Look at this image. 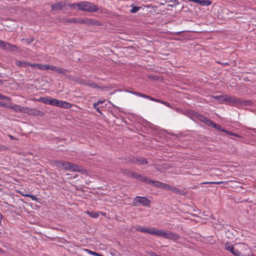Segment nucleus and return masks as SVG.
<instances>
[{"mask_svg":"<svg viewBox=\"0 0 256 256\" xmlns=\"http://www.w3.org/2000/svg\"><path fill=\"white\" fill-rule=\"evenodd\" d=\"M148 163V160L146 158L142 157H136V164H144Z\"/></svg>","mask_w":256,"mask_h":256,"instance_id":"obj_22","label":"nucleus"},{"mask_svg":"<svg viewBox=\"0 0 256 256\" xmlns=\"http://www.w3.org/2000/svg\"><path fill=\"white\" fill-rule=\"evenodd\" d=\"M213 98L220 103L226 102V95L215 96Z\"/></svg>","mask_w":256,"mask_h":256,"instance_id":"obj_24","label":"nucleus"},{"mask_svg":"<svg viewBox=\"0 0 256 256\" xmlns=\"http://www.w3.org/2000/svg\"><path fill=\"white\" fill-rule=\"evenodd\" d=\"M224 248L226 250L232 252H233L234 247L233 245L231 244L230 242H227L224 244Z\"/></svg>","mask_w":256,"mask_h":256,"instance_id":"obj_25","label":"nucleus"},{"mask_svg":"<svg viewBox=\"0 0 256 256\" xmlns=\"http://www.w3.org/2000/svg\"><path fill=\"white\" fill-rule=\"evenodd\" d=\"M56 68H57V66H54L52 65H50V70H52L56 72Z\"/></svg>","mask_w":256,"mask_h":256,"instance_id":"obj_44","label":"nucleus"},{"mask_svg":"<svg viewBox=\"0 0 256 256\" xmlns=\"http://www.w3.org/2000/svg\"><path fill=\"white\" fill-rule=\"evenodd\" d=\"M134 229L138 232L148 233L151 234H155L156 229L154 227H152L150 228L142 226H136L134 227Z\"/></svg>","mask_w":256,"mask_h":256,"instance_id":"obj_5","label":"nucleus"},{"mask_svg":"<svg viewBox=\"0 0 256 256\" xmlns=\"http://www.w3.org/2000/svg\"><path fill=\"white\" fill-rule=\"evenodd\" d=\"M196 116V118L198 120H199L203 122L207 126H209L211 122V120L208 118L206 116L200 114H194Z\"/></svg>","mask_w":256,"mask_h":256,"instance_id":"obj_9","label":"nucleus"},{"mask_svg":"<svg viewBox=\"0 0 256 256\" xmlns=\"http://www.w3.org/2000/svg\"><path fill=\"white\" fill-rule=\"evenodd\" d=\"M136 158L133 156H128L126 158V162L127 163H130L132 164H136Z\"/></svg>","mask_w":256,"mask_h":256,"instance_id":"obj_23","label":"nucleus"},{"mask_svg":"<svg viewBox=\"0 0 256 256\" xmlns=\"http://www.w3.org/2000/svg\"><path fill=\"white\" fill-rule=\"evenodd\" d=\"M8 46L9 43L2 40V43H0V48H2L3 50H8Z\"/></svg>","mask_w":256,"mask_h":256,"instance_id":"obj_31","label":"nucleus"},{"mask_svg":"<svg viewBox=\"0 0 256 256\" xmlns=\"http://www.w3.org/2000/svg\"><path fill=\"white\" fill-rule=\"evenodd\" d=\"M22 195H23L24 196H26V197L30 198H32V200H34L37 201L38 199V198L36 197V196H35V195H34V194H22Z\"/></svg>","mask_w":256,"mask_h":256,"instance_id":"obj_36","label":"nucleus"},{"mask_svg":"<svg viewBox=\"0 0 256 256\" xmlns=\"http://www.w3.org/2000/svg\"><path fill=\"white\" fill-rule=\"evenodd\" d=\"M194 114H198V112H195L193 110L190 112V114L196 118Z\"/></svg>","mask_w":256,"mask_h":256,"instance_id":"obj_46","label":"nucleus"},{"mask_svg":"<svg viewBox=\"0 0 256 256\" xmlns=\"http://www.w3.org/2000/svg\"><path fill=\"white\" fill-rule=\"evenodd\" d=\"M56 72L58 73L62 74V75H63L64 76H66V73L68 72V70H67L63 68L57 67V68L56 70Z\"/></svg>","mask_w":256,"mask_h":256,"instance_id":"obj_26","label":"nucleus"},{"mask_svg":"<svg viewBox=\"0 0 256 256\" xmlns=\"http://www.w3.org/2000/svg\"><path fill=\"white\" fill-rule=\"evenodd\" d=\"M164 105H166V106H167L168 108H172L170 104L168 102H166Z\"/></svg>","mask_w":256,"mask_h":256,"instance_id":"obj_50","label":"nucleus"},{"mask_svg":"<svg viewBox=\"0 0 256 256\" xmlns=\"http://www.w3.org/2000/svg\"><path fill=\"white\" fill-rule=\"evenodd\" d=\"M34 41V38H22L21 42L26 45H29Z\"/></svg>","mask_w":256,"mask_h":256,"instance_id":"obj_28","label":"nucleus"},{"mask_svg":"<svg viewBox=\"0 0 256 256\" xmlns=\"http://www.w3.org/2000/svg\"><path fill=\"white\" fill-rule=\"evenodd\" d=\"M105 102V100H99L96 102H94V104H93V106H98L99 104H102L104 102Z\"/></svg>","mask_w":256,"mask_h":256,"instance_id":"obj_43","label":"nucleus"},{"mask_svg":"<svg viewBox=\"0 0 256 256\" xmlns=\"http://www.w3.org/2000/svg\"><path fill=\"white\" fill-rule=\"evenodd\" d=\"M128 92L130 93L134 94H135V91H128Z\"/></svg>","mask_w":256,"mask_h":256,"instance_id":"obj_54","label":"nucleus"},{"mask_svg":"<svg viewBox=\"0 0 256 256\" xmlns=\"http://www.w3.org/2000/svg\"><path fill=\"white\" fill-rule=\"evenodd\" d=\"M224 132L225 133H226L228 135H231V136H236V137H237V138H242V136L239 135V134H234L230 131H229V130H224Z\"/></svg>","mask_w":256,"mask_h":256,"instance_id":"obj_32","label":"nucleus"},{"mask_svg":"<svg viewBox=\"0 0 256 256\" xmlns=\"http://www.w3.org/2000/svg\"><path fill=\"white\" fill-rule=\"evenodd\" d=\"M80 166L74 163L69 162L68 170L72 172H78L80 170Z\"/></svg>","mask_w":256,"mask_h":256,"instance_id":"obj_15","label":"nucleus"},{"mask_svg":"<svg viewBox=\"0 0 256 256\" xmlns=\"http://www.w3.org/2000/svg\"><path fill=\"white\" fill-rule=\"evenodd\" d=\"M150 184H152V186H153L155 187L160 188L162 186V182H158L157 180H152V181H150Z\"/></svg>","mask_w":256,"mask_h":256,"instance_id":"obj_27","label":"nucleus"},{"mask_svg":"<svg viewBox=\"0 0 256 256\" xmlns=\"http://www.w3.org/2000/svg\"><path fill=\"white\" fill-rule=\"evenodd\" d=\"M174 2H176V4H178V0H175V1H174Z\"/></svg>","mask_w":256,"mask_h":256,"instance_id":"obj_56","label":"nucleus"},{"mask_svg":"<svg viewBox=\"0 0 256 256\" xmlns=\"http://www.w3.org/2000/svg\"><path fill=\"white\" fill-rule=\"evenodd\" d=\"M55 98H54L50 96H44L40 97L37 100V101L44 103L46 104H50L51 106H54Z\"/></svg>","mask_w":256,"mask_h":256,"instance_id":"obj_8","label":"nucleus"},{"mask_svg":"<svg viewBox=\"0 0 256 256\" xmlns=\"http://www.w3.org/2000/svg\"><path fill=\"white\" fill-rule=\"evenodd\" d=\"M2 99H8V98L6 96H4L0 94V100Z\"/></svg>","mask_w":256,"mask_h":256,"instance_id":"obj_49","label":"nucleus"},{"mask_svg":"<svg viewBox=\"0 0 256 256\" xmlns=\"http://www.w3.org/2000/svg\"><path fill=\"white\" fill-rule=\"evenodd\" d=\"M194 2L202 6H208L212 4V1L210 0H194Z\"/></svg>","mask_w":256,"mask_h":256,"instance_id":"obj_17","label":"nucleus"},{"mask_svg":"<svg viewBox=\"0 0 256 256\" xmlns=\"http://www.w3.org/2000/svg\"><path fill=\"white\" fill-rule=\"evenodd\" d=\"M224 182H202L200 184H223L224 183Z\"/></svg>","mask_w":256,"mask_h":256,"instance_id":"obj_35","label":"nucleus"},{"mask_svg":"<svg viewBox=\"0 0 256 256\" xmlns=\"http://www.w3.org/2000/svg\"><path fill=\"white\" fill-rule=\"evenodd\" d=\"M134 94L137 96H139L140 97L144 98H148V95L143 94L142 93L136 92H135Z\"/></svg>","mask_w":256,"mask_h":256,"instance_id":"obj_41","label":"nucleus"},{"mask_svg":"<svg viewBox=\"0 0 256 256\" xmlns=\"http://www.w3.org/2000/svg\"><path fill=\"white\" fill-rule=\"evenodd\" d=\"M16 66H20V67H26L28 66H32V65H33L34 64L29 63L24 61H19L17 60L16 62Z\"/></svg>","mask_w":256,"mask_h":256,"instance_id":"obj_19","label":"nucleus"},{"mask_svg":"<svg viewBox=\"0 0 256 256\" xmlns=\"http://www.w3.org/2000/svg\"><path fill=\"white\" fill-rule=\"evenodd\" d=\"M8 50L17 52L18 50V48L16 45L12 44L9 43V46L8 48Z\"/></svg>","mask_w":256,"mask_h":256,"instance_id":"obj_29","label":"nucleus"},{"mask_svg":"<svg viewBox=\"0 0 256 256\" xmlns=\"http://www.w3.org/2000/svg\"><path fill=\"white\" fill-rule=\"evenodd\" d=\"M76 24H86L88 25H92L94 24L92 19L88 18H77Z\"/></svg>","mask_w":256,"mask_h":256,"instance_id":"obj_11","label":"nucleus"},{"mask_svg":"<svg viewBox=\"0 0 256 256\" xmlns=\"http://www.w3.org/2000/svg\"><path fill=\"white\" fill-rule=\"evenodd\" d=\"M184 190H181L177 187L171 186L170 190L174 193L184 196L186 194Z\"/></svg>","mask_w":256,"mask_h":256,"instance_id":"obj_18","label":"nucleus"},{"mask_svg":"<svg viewBox=\"0 0 256 256\" xmlns=\"http://www.w3.org/2000/svg\"><path fill=\"white\" fill-rule=\"evenodd\" d=\"M24 113L29 115L38 116H44V113L42 112L36 108H30L28 107H24Z\"/></svg>","mask_w":256,"mask_h":256,"instance_id":"obj_4","label":"nucleus"},{"mask_svg":"<svg viewBox=\"0 0 256 256\" xmlns=\"http://www.w3.org/2000/svg\"><path fill=\"white\" fill-rule=\"evenodd\" d=\"M149 254L150 256H161L160 255H158L156 254L154 252H151L149 253Z\"/></svg>","mask_w":256,"mask_h":256,"instance_id":"obj_48","label":"nucleus"},{"mask_svg":"<svg viewBox=\"0 0 256 256\" xmlns=\"http://www.w3.org/2000/svg\"><path fill=\"white\" fill-rule=\"evenodd\" d=\"M140 180L144 182L150 184V181H152V180H150L148 176H142V178H140Z\"/></svg>","mask_w":256,"mask_h":256,"instance_id":"obj_33","label":"nucleus"},{"mask_svg":"<svg viewBox=\"0 0 256 256\" xmlns=\"http://www.w3.org/2000/svg\"><path fill=\"white\" fill-rule=\"evenodd\" d=\"M151 201L144 196H136L133 200L132 206H150Z\"/></svg>","mask_w":256,"mask_h":256,"instance_id":"obj_3","label":"nucleus"},{"mask_svg":"<svg viewBox=\"0 0 256 256\" xmlns=\"http://www.w3.org/2000/svg\"><path fill=\"white\" fill-rule=\"evenodd\" d=\"M69 162H65L63 160H56L54 164L56 166L60 168H63L64 170H68V166L69 165Z\"/></svg>","mask_w":256,"mask_h":256,"instance_id":"obj_10","label":"nucleus"},{"mask_svg":"<svg viewBox=\"0 0 256 256\" xmlns=\"http://www.w3.org/2000/svg\"><path fill=\"white\" fill-rule=\"evenodd\" d=\"M84 250L86 251L88 254H92V255H93V256H100V254H98V253H97L95 252H94V251H92L90 250H88V249H84Z\"/></svg>","mask_w":256,"mask_h":256,"instance_id":"obj_38","label":"nucleus"},{"mask_svg":"<svg viewBox=\"0 0 256 256\" xmlns=\"http://www.w3.org/2000/svg\"><path fill=\"white\" fill-rule=\"evenodd\" d=\"M130 6L132 8L130 11V12L133 14L136 13L141 8V7L136 6L134 4H132Z\"/></svg>","mask_w":256,"mask_h":256,"instance_id":"obj_30","label":"nucleus"},{"mask_svg":"<svg viewBox=\"0 0 256 256\" xmlns=\"http://www.w3.org/2000/svg\"><path fill=\"white\" fill-rule=\"evenodd\" d=\"M80 83L81 84L86 86L92 88H98L100 90H103L104 88L103 87L99 86L97 84H95L94 82L92 80H80Z\"/></svg>","mask_w":256,"mask_h":256,"instance_id":"obj_6","label":"nucleus"},{"mask_svg":"<svg viewBox=\"0 0 256 256\" xmlns=\"http://www.w3.org/2000/svg\"><path fill=\"white\" fill-rule=\"evenodd\" d=\"M54 106L64 108H71L72 104L68 102L55 99Z\"/></svg>","mask_w":256,"mask_h":256,"instance_id":"obj_7","label":"nucleus"},{"mask_svg":"<svg viewBox=\"0 0 256 256\" xmlns=\"http://www.w3.org/2000/svg\"><path fill=\"white\" fill-rule=\"evenodd\" d=\"M155 168H156L157 170H160V169H159V168H158V166H155Z\"/></svg>","mask_w":256,"mask_h":256,"instance_id":"obj_55","label":"nucleus"},{"mask_svg":"<svg viewBox=\"0 0 256 256\" xmlns=\"http://www.w3.org/2000/svg\"><path fill=\"white\" fill-rule=\"evenodd\" d=\"M3 218H4V216H2V214L1 213H0V223H1L2 220Z\"/></svg>","mask_w":256,"mask_h":256,"instance_id":"obj_52","label":"nucleus"},{"mask_svg":"<svg viewBox=\"0 0 256 256\" xmlns=\"http://www.w3.org/2000/svg\"><path fill=\"white\" fill-rule=\"evenodd\" d=\"M160 188H163L165 190H170L171 186H170V185L168 184L162 182V186Z\"/></svg>","mask_w":256,"mask_h":256,"instance_id":"obj_34","label":"nucleus"},{"mask_svg":"<svg viewBox=\"0 0 256 256\" xmlns=\"http://www.w3.org/2000/svg\"><path fill=\"white\" fill-rule=\"evenodd\" d=\"M142 176L141 174H140L136 172H133L132 174V177H134V178H135L136 179V180H140V178H142Z\"/></svg>","mask_w":256,"mask_h":256,"instance_id":"obj_40","label":"nucleus"},{"mask_svg":"<svg viewBox=\"0 0 256 256\" xmlns=\"http://www.w3.org/2000/svg\"><path fill=\"white\" fill-rule=\"evenodd\" d=\"M226 102H228L230 104L234 106H250L252 102L250 100L242 99L233 96L226 95Z\"/></svg>","mask_w":256,"mask_h":256,"instance_id":"obj_2","label":"nucleus"},{"mask_svg":"<svg viewBox=\"0 0 256 256\" xmlns=\"http://www.w3.org/2000/svg\"><path fill=\"white\" fill-rule=\"evenodd\" d=\"M7 108L12 109L16 112H22L24 113V107H22L20 106L14 104L12 106H7Z\"/></svg>","mask_w":256,"mask_h":256,"instance_id":"obj_14","label":"nucleus"},{"mask_svg":"<svg viewBox=\"0 0 256 256\" xmlns=\"http://www.w3.org/2000/svg\"><path fill=\"white\" fill-rule=\"evenodd\" d=\"M50 64H34L33 65H32V67L35 68H36L42 70H50Z\"/></svg>","mask_w":256,"mask_h":256,"instance_id":"obj_13","label":"nucleus"},{"mask_svg":"<svg viewBox=\"0 0 256 256\" xmlns=\"http://www.w3.org/2000/svg\"><path fill=\"white\" fill-rule=\"evenodd\" d=\"M165 102H165V101L162 100H160V103H161V104H164Z\"/></svg>","mask_w":256,"mask_h":256,"instance_id":"obj_53","label":"nucleus"},{"mask_svg":"<svg viewBox=\"0 0 256 256\" xmlns=\"http://www.w3.org/2000/svg\"><path fill=\"white\" fill-rule=\"evenodd\" d=\"M0 250H1V249L0 248Z\"/></svg>","mask_w":256,"mask_h":256,"instance_id":"obj_57","label":"nucleus"},{"mask_svg":"<svg viewBox=\"0 0 256 256\" xmlns=\"http://www.w3.org/2000/svg\"><path fill=\"white\" fill-rule=\"evenodd\" d=\"M169 232L170 231L168 230L163 232L160 230H156L155 235L161 236L165 238L168 239Z\"/></svg>","mask_w":256,"mask_h":256,"instance_id":"obj_16","label":"nucleus"},{"mask_svg":"<svg viewBox=\"0 0 256 256\" xmlns=\"http://www.w3.org/2000/svg\"><path fill=\"white\" fill-rule=\"evenodd\" d=\"M180 238V236L178 234L170 231L168 239L176 240H178Z\"/></svg>","mask_w":256,"mask_h":256,"instance_id":"obj_20","label":"nucleus"},{"mask_svg":"<svg viewBox=\"0 0 256 256\" xmlns=\"http://www.w3.org/2000/svg\"><path fill=\"white\" fill-rule=\"evenodd\" d=\"M9 138H10V140H16V138L14 137L13 136H11V135H9Z\"/></svg>","mask_w":256,"mask_h":256,"instance_id":"obj_51","label":"nucleus"},{"mask_svg":"<svg viewBox=\"0 0 256 256\" xmlns=\"http://www.w3.org/2000/svg\"><path fill=\"white\" fill-rule=\"evenodd\" d=\"M70 7L75 8L78 6V9L88 12H96L98 8L94 3L87 1H82L78 4H73L68 5Z\"/></svg>","mask_w":256,"mask_h":256,"instance_id":"obj_1","label":"nucleus"},{"mask_svg":"<svg viewBox=\"0 0 256 256\" xmlns=\"http://www.w3.org/2000/svg\"><path fill=\"white\" fill-rule=\"evenodd\" d=\"M66 6V4L62 2H60L55 4H52V10L54 11L61 10Z\"/></svg>","mask_w":256,"mask_h":256,"instance_id":"obj_12","label":"nucleus"},{"mask_svg":"<svg viewBox=\"0 0 256 256\" xmlns=\"http://www.w3.org/2000/svg\"><path fill=\"white\" fill-rule=\"evenodd\" d=\"M147 98L150 100L154 101L157 102H160V101L161 100L160 99L156 98L149 96H148V98Z\"/></svg>","mask_w":256,"mask_h":256,"instance_id":"obj_42","label":"nucleus"},{"mask_svg":"<svg viewBox=\"0 0 256 256\" xmlns=\"http://www.w3.org/2000/svg\"><path fill=\"white\" fill-rule=\"evenodd\" d=\"M77 18H71L66 19L65 22H69V23H75L76 24Z\"/></svg>","mask_w":256,"mask_h":256,"instance_id":"obj_39","label":"nucleus"},{"mask_svg":"<svg viewBox=\"0 0 256 256\" xmlns=\"http://www.w3.org/2000/svg\"><path fill=\"white\" fill-rule=\"evenodd\" d=\"M217 62L218 64H221L222 66H229V63L228 62Z\"/></svg>","mask_w":256,"mask_h":256,"instance_id":"obj_45","label":"nucleus"},{"mask_svg":"<svg viewBox=\"0 0 256 256\" xmlns=\"http://www.w3.org/2000/svg\"><path fill=\"white\" fill-rule=\"evenodd\" d=\"M208 126L212 127V128H214L222 132H224V128H222L221 126L220 125L216 124V123L213 122L212 120L211 121V122L210 124V125Z\"/></svg>","mask_w":256,"mask_h":256,"instance_id":"obj_21","label":"nucleus"},{"mask_svg":"<svg viewBox=\"0 0 256 256\" xmlns=\"http://www.w3.org/2000/svg\"><path fill=\"white\" fill-rule=\"evenodd\" d=\"M88 214L92 218H97L99 216V214L98 212L88 211Z\"/></svg>","mask_w":256,"mask_h":256,"instance_id":"obj_37","label":"nucleus"},{"mask_svg":"<svg viewBox=\"0 0 256 256\" xmlns=\"http://www.w3.org/2000/svg\"><path fill=\"white\" fill-rule=\"evenodd\" d=\"M93 107L96 110V111L100 113V114H102L101 110H100L98 106H93Z\"/></svg>","mask_w":256,"mask_h":256,"instance_id":"obj_47","label":"nucleus"}]
</instances>
